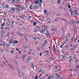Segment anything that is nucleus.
<instances>
[{
	"instance_id": "1",
	"label": "nucleus",
	"mask_w": 79,
	"mask_h": 79,
	"mask_svg": "<svg viewBox=\"0 0 79 79\" xmlns=\"http://www.w3.org/2000/svg\"><path fill=\"white\" fill-rule=\"evenodd\" d=\"M17 9L16 10V12L18 13L19 12V11L21 10V9H23L24 7L23 6H21L20 5H17Z\"/></svg>"
},
{
	"instance_id": "2",
	"label": "nucleus",
	"mask_w": 79,
	"mask_h": 79,
	"mask_svg": "<svg viewBox=\"0 0 79 79\" xmlns=\"http://www.w3.org/2000/svg\"><path fill=\"white\" fill-rule=\"evenodd\" d=\"M70 13L72 16H76L77 14V10H75L73 11H71Z\"/></svg>"
},
{
	"instance_id": "3",
	"label": "nucleus",
	"mask_w": 79,
	"mask_h": 79,
	"mask_svg": "<svg viewBox=\"0 0 79 79\" xmlns=\"http://www.w3.org/2000/svg\"><path fill=\"white\" fill-rule=\"evenodd\" d=\"M15 8H10L9 10V11H8V13H14L15 12Z\"/></svg>"
},
{
	"instance_id": "4",
	"label": "nucleus",
	"mask_w": 79,
	"mask_h": 79,
	"mask_svg": "<svg viewBox=\"0 0 79 79\" xmlns=\"http://www.w3.org/2000/svg\"><path fill=\"white\" fill-rule=\"evenodd\" d=\"M41 25H39L36 27V28L38 30V31H40V28H41Z\"/></svg>"
},
{
	"instance_id": "5",
	"label": "nucleus",
	"mask_w": 79,
	"mask_h": 79,
	"mask_svg": "<svg viewBox=\"0 0 79 79\" xmlns=\"http://www.w3.org/2000/svg\"><path fill=\"white\" fill-rule=\"evenodd\" d=\"M58 73H56L55 74V75H54V76H56L55 77H61V76L60 75H58L57 74Z\"/></svg>"
},
{
	"instance_id": "6",
	"label": "nucleus",
	"mask_w": 79,
	"mask_h": 79,
	"mask_svg": "<svg viewBox=\"0 0 79 79\" xmlns=\"http://www.w3.org/2000/svg\"><path fill=\"white\" fill-rule=\"evenodd\" d=\"M51 27H52V31H56V29L55 28V27L53 26H52Z\"/></svg>"
},
{
	"instance_id": "7",
	"label": "nucleus",
	"mask_w": 79,
	"mask_h": 79,
	"mask_svg": "<svg viewBox=\"0 0 79 79\" xmlns=\"http://www.w3.org/2000/svg\"><path fill=\"white\" fill-rule=\"evenodd\" d=\"M79 65H77L75 67V71H77V69H78V68H79Z\"/></svg>"
},
{
	"instance_id": "8",
	"label": "nucleus",
	"mask_w": 79,
	"mask_h": 79,
	"mask_svg": "<svg viewBox=\"0 0 79 79\" xmlns=\"http://www.w3.org/2000/svg\"><path fill=\"white\" fill-rule=\"evenodd\" d=\"M31 68H34V62H31Z\"/></svg>"
},
{
	"instance_id": "9",
	"label": "nucleus",
	"mask_w": 79,
	"mask_h": 79,
	"mask_svg": "<svg viewBox=\"0 0 79 79\" xmlns=\"http://www.w3.org/2000/svg\"><path fill=\"white\" fill-rule=\"evenodd\" d=\"M67 5H68V8L69 9L71 8V6H70V3H67Z\"/></svg>"
},
{
	"instance_id": "10",
	"label": "nucleus",
	"mask_w": 79,
	"mask_h": 79,
	"mask_svg": "<svg viewBox=\"0 0 79 79\" xmlns=\"http://www.w3.org/2000/svg\"><path fill=\"white\" fill-rule=\"evenodd\" d=\"M10 42L8 43V44H11V43H13V42L14 41L12 40H10Z\"/></svg>"
},
{
	"instance_id": "11",
	"label": "nucleus",
	"mask_w": 79,
	"mask_h": 79,
	"mask_svg": "<svg viewBox=\"0 0 79 79\" xmlns=\"http://www.w3.org/2000/svg\"><path fill=\"white\" fill-rule=\"evenodd\" d=\"M33 8L34 9H37L39 7L37 6H35Z\"/></svg>"
},
{
	"instance_id": "12",
	"label": "nucleus",
	"mask_w": 79,
	"mask_h": 79,
	"mask_svg": "<svg viewBox=\"0 0 79 79\" xmlns=\"http://www.w3.org/2000/svg\"><path fill=\"white\" fill-rule=\"evenodd\" d=\"M39 3V1H36L34 3L37 4H38V3Z\"/></svg>"
},
{
	"instance_id": "13",
	"label": "nucleus",
	"mask_w": 79,
	"mask_h": 79,
	"mask_svg": "<svg viewBox=\"0 0 79 79\" xmlns=\"http://www.w3.org/2000/svg\"><path fill=\"white\" fill-rule=\"evenodd\" d=\"M53 48L55 52H58V51L56 50V49H55V45L54 44L53 45Z\"/></svg>"
},
{
	"instance_id": "14",
	"label": "nucleus",
	"mask_w": 79,
	"mask_h": 79,
	"mask_svg": "<svg viewBox=\"0 0 79 79\" xmlns=\"http://www.w3.org/2000/svg\"><path fill=\"white\" fill-rule=\"evenodd\" d=\"M31 57H29L27 59V61H28L29 63V61H31Z\"/></svg>"
},
{
	"instance_id": "15",
	"label": "nucleus",
	"mask_w": 79,
	"mask_h": 79,
	"mask_svg": "<svg viewBox=\"0 0 79 79\" xmlns=\"http://www.w3.org/2000/svg\"><path fill=\"white\" fill-rule=\"evenodd\" d=\"M44 27L46 29H49V27L47 25H44Z\"/></svg>"
},
{
	"instance_id": "16",
	"label": "nucleus",
	"mask_w": 79,
	"mask_h": 79,
	"mask_svg": "<svg viewBox=\"0 0 79 79\" xmlns=\"http://www.w3.org/2000/svg\"><path fill=\"white\" fill-rule=\"evenodd\" d=\"M53 77V76L52 75H50V76L48 77V79H50L51 77Z\"/></svg>"
},
{
	"instance_id": "17",
	"label": "nucleus",
	"mask_w": 79,
	"mask_h": 79,
	"mask_svg": "<svg viewBox=\"0 0 79 79\" xmlns=\"http://www.w3.org/2000/svg\"><path fill=\"white\" fill-rule=\"evenodd\" d=\"M26 54H24L23 55V56L22 58H26Z\"/></svg>"
},
{
	"instance_id": "18",
	"label": "nucleus",
	"mask_w": 79,
	"mask_h": 79,
	"mask_svg": "<svg viewBox=\"0 0 79 79\" xmlns=\"http://www.w3.org/2000/svg\"><path fill=\"white\" fill-rule=\"evenodd\" d=\"M40 78V77L39 76H38L37 75H36V76L35 79H39Z\"/></svg>"
},
{
	"instance_id": "19",
	"label": "nucleus",
	"mask_w": 79,
	"mask_h": 79,
	"mask_svg": "<svg viewBox=\"0 0 79 79\" xmlns=\"http://www.w3.org/2000/svg\"><path fill=\"white\" fill-rule=\"evenodd\" d=\"M74 20H72L71 21V24H74Z\"/></svg>"
},
{
	"instance_id": "20",
	"label": "nucleus",
	"mask_w": 79,
	"mask_h": 79,
	"mask_svg": "<svg viewBox=\"0 0 79 79\" xmlns=\"http://www.w3.org/2000/svg\"><path fill=\"white\" fill-rule=\"evenodd\" d=\"M10 35V32H8L7 33V37H9V35Z\"/></svg>"
},
{
	"instance_id": "21",
	"label": "nucleus",
	"mask_w": 79,
	"mask_h": 79,
	"mask_svg": "<svg viewBox=\"0 0 79 79\" xmlns=\"http://www.w3.org/2000/svg\"><path fill=\"white\" fill-rule=\"evenodd\" d=\"M59 19H60V18H58L56 19H55L54 21H58V20Z\"/></svg>"
},
{
	"instance_id": "22",
	"label": "nucleus",
	"mask_w": 79,
	"mask_h": 79,
	"mask_svg": "<svg viewBox=\"0 0 79 79\" xmlns=\"http://www.w3.org/2000/svg\"><path fill=\"white\" fill-rule=\"evenodd\" d=\"M3 43V42H2V41H1V40H0V46H1V45H2V44Z\"/></svg>"
},
{
	"instance_id": "23",
	"label": "nucleus",
	"mask_w": 79,
	"mask_h": 79,
	"mask_svg": "<svg viewBox=\"0 0 79 79\" xmlns=\"http://www.w3.org/2000/svg\"><path fill=\"white\" fill-rule=\"evenodd\" d=\"M44 13H45V14H46V13H47V10H44Z\"/></svg>"
},
{
	"instance_id": "24",
	"label": "nucleus",
	"mask_w": 79,
	"mask_h": 79,
	"mask_svg": "<svg viewBox=\"0 0 79 79\" xmlns=\"http://www.w3.org/2000/svg\"><path fill=\"white\" fill-rule=\"evenodd\" d=\"M30 8V10H32V6L31 5L29 7Z\"/></svg>"
},
{
	"instance_id": "25",
	"label": "nucleus",
	"mask_w": 79,
	"mask_h": 79,
	"mask_svg": "<svg viewBox=\"0 0 79 79\" xmlns=\"http://www.w3.org/2000/svg\"><path fill=\"white\" fill-rule=\"evenodd\" d=\"M3 8H5L6 7V4H5L2 5Z\"/></svg>"
},
{
	"instance_id": "26",
	"label": "nucleus",
	"mask_w": 79,
	"mask_h": 79,
	"mask_svg": "<svg viewBox=\"0 0 79 79\" xmlns=\"http://www.w3.org/2000/svg\"><path fill=\"white\" fill-rule=\"evenodd\" d=\"M61 2V0H58L57 1V3L58 4L60 3Z\"/></svg>"
},
{
	"instance_id": "27",
	"label": "nucleus",
	"mask_w": 79,
	"mask_h": 79,
	"mask_svg": "<svg viewBox=\"0 0 79 79\" xmlns=\"http://www.w3.org/2000/svg\"><path fill=\"white\" fill-rule=\"evenodd\" d=\"M5 23H3L2 24L1 26L3 27V26H5Z\"/></svg>"
},
{
	"instance_id": "28",
	"label": "nucleus",
	"mask_w": 79,
	"mask_h": 79,
	"mask_svg": "<svg viewBox=\"0 0 79 79\" xmlns=\"http://www.w3.org/2000/svg\"><path fill=\"white\" fill-rule=\"evenodd\" d=\"M73 60V59H72L69 60V62L71 64V60Z\"/></svg>"
},
{
	"instance_id": "29",
	"label": "nucleus",
	"mask_w": 79,
	"mask_h": 79,
	"mask_svg": "<svg viewBox=\"0 0 79 79\" xmlns=\"http://www.w3.org/2000/svg\"><path fill=\"white\" fill-rule=\"evenodd\" d=\"M2 34H0V39H2Z\"/></svg>"
},
{
	"instance_id": "30",
	"label": "nucleus",
	"mask_w": 79,
	"mask_h": 79,
	"mask_svg": "<svg viewBox=\"0 0 79 79\" xmlns=\"http://www.w3.org/2000/svg\"><path fill=\"white\" fill-rule=\"evenodd\" d=\"M52 60H53V59L52 58H50L49 59V61H52Z\"/></svg>"
},
{
	"instance_id": "31",
	"label": "nucleus",
	"mask_w": 79,
	"mask_h": 79,
	"mask_svg": "<svg viewBox=\"0 0 79 79\" xmlns=\"http://www.w3.org/2000/svg\"><path fill=\"white\" fill-rule=\"evenodd\" d=\"M39 6L40 7H42V5L41 4V3H40L39 4Z\"/></svg>"
},
{
	"instance_id": "32",
	"label": "nucleus",
	"mask_w": 79,
	"mask_h": 79,
	"mask_svg": "<svg viewBox=\"0 0 79 79\" xmlns=\"http://www.w3.org/2000/svg\"><path fill=\"white\" fill-rule=\"evenodd\" d=\"M42 31H43V32H45V30L44 28H43L42 29Z\"/></svg>"
},
{
	"instance_id": "33",
	"label": "nucleus",
	"mask_w": 79,
	"mask_h": 79,
	"mask_svg": "<svg viewBox=\"0 0 79 79\" xmlns=\"http://www.w3.org/2000/svg\"><path fill=\"white\" fill-rule=\"evenodd\" d=\"M36 24L37 23H36V22H34L33 23L34 26H35L36 25Z\"/></svg>"
},
{
	"instance_id": "34",
	"label": "nucleus",
	"mask_w": 79,
	"mask_h": 79,
	"mask_svg": "<svg viewBox=\"0 0 79 79\" xmlns=\"http://www.w3.org/2000/svg\"><path fill=\"white\" fill-rule=\"evenodd\" d=\"M61 56H62V57L63 58L64 57H66V56H64V55H61Z\"/></svg>"
},
{
	"instance_id": "35",
	"label": "nucleus",
	"mask_w": 79,
	"mask_h": 79,
	"mask_svg": "<svg viewBox=\"0 0 79 79\" xmlns=\"http://www.w3.org/2000/svg\"><path fill=\"white\" fill-rule=\"evenodd\" d=\"M60 19L62 21H65V19Z\"/></svg>"
},
{
	"instance_id": "36",
	"label": "nucleus",
	"mask_w": 79,
	"mask_h": 79,
	"mask_svg": "<svg viewBox=\"0 0 79 79\" xmlns=\"http://www.w3.org/2000/svg\"><path fill=\"white\" fill-rule=\"evenodd\" d=\"M4 60L6 63H8V60H6V59H5Z\"/></svg>"
},
{
	"instance_id": "37",
	"label": "nucleus",
	"mask_w": 79,
	"mask_h": 79,
	"mask_svg": "<svg viewBox=\"0 0 79 79\" xmlns=\"http://www.w3.org/2000/svg\"><path fill=\"white\" fill-rule=\"evenodd\" d=\"M34 32H35V33H37V30H34Z\"/></svg>"
},
{
	"instance_id": "38",
	"label": "nucleus",
	"mask_w": 79,
	"mask_h": 79,
	"mask_svg": "<svg viewBox=\"0 0 79 79\" xmlns=\"http://www.w3.org/2000/svg\"><path fill=\"white\" fill-rule=\"evenodd\" d=\"M23 34L22 33H21L20 35V37H23Z\"/></svg>"
},
{
	"instance_id": "39",
	"label": "nucleus",
	"mask_w": 79,
	"mask_h": 79,
	"mask_svg": "<svg viewBox=\"0 0 79 79\" xmlns=\"http://www.w3.org/2000/svg\"><path fill=\"white\" fill-rule=\"evenodd\" d=\"M11 53H14V50L11 51Z\"/></svg>"
},
{
	"instance_id": "40",
	"label": "nucleus",
	"mask_w": 79,
	"mask_h": 79,
	"mask_svg": "<svg viewBox=\"0 0 79 79\" xmlns=\"http://www.w3.org/2000/svg\"><path fill=\"white\" fill-rule=\"evenodd\" d=\"M40 79H45V78L43 77H41L40 78Z\"/></svg>"
},
{
	"instance_id": "41",
	"label": "nucleus",
	"mask_w": 79,
	"mask_h": 79,
	"mask_svg": "<svg viewBox=\"0 0 79 79\" xmlns=\"http://www.w3.org/2000/svg\"><path fill=\"white\" fill-rule=\"evenodd\" d=\"M19 17L20 18H22L23 19H24V18L23 17L22 15L21 16H20Z\"/></svg>"
},
{
	"instance_id": "42",
	"label": "nucleus",
	"mask_w": 79,
	"mask_h": 79,
	"mask_svg": "<svg viewBox=\"0 0 79 79\" xmlns=\"http://www.w3.org/2000/svg\"><path fill=\"white\" fill-rule=\"evenodd\" d=\"M73 48H76L77 47V46L76 45H74L73 46Z\"/></svg>"
},
{
	"instance_id": "43",
	"label": "nucleus",
	"mask_w": 79,
	"mask_h": 79,
	"mask_svg": "<svg viewBox=\"0 0 79 79\" xmlns=\"http://www.w3.org/2000/svg\"><path fill=\"white\" fill-rule=\"evenodd\" d=\"M2 63L3 64H4L5 65H6V64H5V62L4 61H2Z\"/></svg>"
},
{
	"instance_id": "44",
	"label": "nucleus",
	"mask_w": 79,
	"mask_h": 79,
	"mask_svg": "<svg viewBox=\"0 0 79 79\" xmlns=\"http://www.w3.org/2000/svg\"><path fill=\"white\" fill-rule=\"evenodd\" d=\"M45 53H49V52L48 51H45Z\"/></svg>"
},
{
	"instance_id": "45",
	"label": "nucleus",
	"mask_w": 79,
	"mask_h": 79,
	"mask_svg": "<svg viewBox=\"0 0 79 79\" xmlns=\"http://www.w3.org/2000/svg\"><path fill=\"white\" fill-rule=\"evenodd\" d=\"M25 29L26 28H25V27H23L22 28V29L23 30V31H24V30H25Z\"/></svg>"
},
{
	"instance_id": "46",
	"label": "nucleus",
	"mask_w": 79,
	"mask_h": 79,
	"mask_svg": "<svg viewBox=\"0 0 79 79\" xmlns=\"http://www.w3.org/2000/svg\"><path fill=\"white\" fill-rule=\"evenodd\" d=\"M16 2H19V1H21V0H15Z\"/></svg>"
},
{
	"instance_id": "47",
	"label": "nucleus",
	"mask_w": 79,
	"mask_h": 79,
	"mask_svg": "<svg viewBox=\"0 0 79 79\" xmlns=\"http://www.w3.org/2000/svg\"><path fill=\"white\" fill-rule=\"evenodd\" d=\"M6 7L7 8H9V7L8 6V5H6Z\"/></svg>"
},
{
	"instance_id": "48",
	"label": "nucleus",
	"mask_w": 79,
	"mask_h": 79,
	"mask_svg": "<svg viewBox=\"0 0 79 79\" xmlns=\"http://www.w3.org/2000/svg\"><path fill=\"white\" fill-rule=\"evenodd\" d=\"M46 35L47 36H49V35H50V34H49V33H47Z\"/></svg>"
},
{
	"instance_id": "49",
	"label": "nucleus",
	"mask_w": 79,
	"mask_h": 79,
	"mask_svg": "<svg viewBox=\"0 0 79 79\" xmlns=\"http://www.w3.org/2000/svg\"><path fill=\"white\" fill-rule=\"evenodd\" d=\"M9 66L10 67V68H13L12 66L11 65H9Z\"/></svg>"
},
{
	"instance_id": "50",
	"label": "nucleus",
	"mask_w": 79,
	"mask_h": 79,
	"mask_svg": "<svg viewBox=\"0 0 79 79\" xmlns=\"http://www.w3.org/2000/svg\"><path fill=\"white\" fill-rule=\"evenodd\" d=\"M15 43H18V41L16 40L15 41Z\"/></svg>"
},
{
	"instance_id": "51",
	"label": "nucleus",
	"mask_w": 79,
	"mask_h": 79,
	"mask_svg": "<svg viewBox=\"0 0 79 79\" xmlns=\"http://www.w3.org/2000/svg\"><path fill=\"white\" fill-rule=\"evenodd\" d=\"M75 37L73 36V38H72V39H71V40H73V39L74 38H75Z\"/></svg>"
},
{
	"instance_id": "52",
	"label": "nucleus",
	"mask_w": 79,
	"mask_h": 79,
	"mask_svg": "<svg viewBox=\"0 0 79 79\" xmlns=\"http://www.w3.org/2000/svg\"><path fill=\"white\" fill-rule=\"evenodd\" d=\"M6 47H7V48H9L10 46H9V45H6Z\"/></svg>"
},
{
	"instance_id": "53",
	"label": "nucleus",
	"mask_w": 79,
	"mask_h": 79,
	"mask_svg": "<svg viewBox=\"0 0 79 79\" xmlns=\"http://www.w3.org/2000/svg\"><path fill=\"white\" fill-rule=\"evenodd\" d=\"M59 79H64V77H61V78H59Z\"/></svg>"
},
{
	"instance_id": "54",
	"label": "nucleus",
	"mask_w": 79,
	"mask_h": 79,
	"mask_svg": "<svg viewBox=\"0 0 79 79\" xmlns=\"http://www.w3.org/2000/svg\"><path fill=\"white\" fill-rule=\"evenodd\" d=\"M23 52V53H26V50H24Z\"/></svg>"
},
{
	"instance_id": "55",
	"label": "nucleus",
	"mask_w": 79,
	"mask_h": 79,
	"mask_svg": "<svg viewBox=\"0 0 79 79\" xmlns=\"http://www.w3.org/2000/svg\"><path fill=\"white\" fill-rule=\"evenodd\" d=\"M41 73L42 74H44V71H42Z\"/></svg>"
},
{
	"instance_id": "56",
	"label": "nucleus",
	"mask_w": 79,
	"mask_h": 79,
	"mask_svg": "<svg viewBox=\"0 0 79 79\" xmlns=\"http://www.w3.org/2000/svg\"><path fill=\"white\" fill-rule=\"evenodd\" d=\"M0 29H4V27H1Z\"/></svg>"
},
{
	"instance_id": "57",
	"label": "nucleus",
	"mask_w": 79,
	"mask_h": 79,
	"mask_svg": "<svg viewBox=\"0 0 79 79\" xmlns=\"http://www.w3.org/2000/svg\"><path fill=\"white\" fill-rule=\"evenodd\" d=\"M39 1L40 2V3H42L43 2L42 1V0H39Z\"/></svg>"
},
{
	"instance_id": "58",
	"label": "nucleus",
	"mask_w": 79,
	"mask_h": 79,
	"mask_svg": "<svg viewBox=\"0 0 79 79\" xmlns=\"http://www.w3.org/2000/svg\"><path fill=\"white\" fill-rule=\"evenodd\" d=\"M0 51H1V52H3V49H0Z\"/></svg>"
},
{
	"instance_id": "59",
	"label": "nucleus",
	"mask_w": 79,
	"mask_h": 79,
	"mask_svg": "<svg viewBox=\"0 0 79 79\" xmlns=\"http://www.w3.org/2000/svg\"><path fill=\"white\" fill-rule=\"evenodd\" d=\"M16 51H19V49H18V48H16Z\"/></svg>"
},
{
	"instance_id": "60",
	"label": "nucleus",
	"mask_w": 79,
	"mask_h": 79,
	"mask_svg": "<svg viewBox=\"0 0 79 79\" xmlns=\"http://www.w3.org/2000/svg\"><path fill=\"white\" fill-rule=\"evenodd\" d=\"M3 47H5V43H4L3 45Z\"/></svg>"
},
{
	"instance_id": "61",
	"label": "nucleus",
	"mask_w": 79,
	"mask_h": 79,
	"mask_svg": "<svg viewBox=\"0 0 79 79\" xmlns=\"http://www.w3.org/2000/svg\"><path fill=\"white\" fill-rule=\"evenodd\" d=\"M71 50H74V48H72L71 49Z\"/></svg>"
},
{
	"instance_id": "62",
	"label": "nucleus",
	"mask_w": 79,
	"mask_h": 79,
	"mask_svg": "<svg viewBox=\"0 0 79 79\" xmlns=\"http://www.w3.org/2000/svg\"><path fill=\"white\" fill-rule=\"evenodd\" d=\"M76 23L77 24H78V23H79V21H78L76 22Z\"/></svg>"
},
{
	"instance_id": "63",
	"label": "nucleus",
	"mask_w": 79,
	"mask_h": 79,
	"mask_svg": "<svg viewBox=\"0 0 79 79\" xmlns=\"http://www.w3.org/2000/svg\"><path fill=\"white\" fill-rule=\"evenodd\" d=\"M42 53H40V56H42Z\"/></svg>"
},
{
	"instance_id": "64",
	"label": "nucleus",
	"mask_w": 79,
	"mask_h": 79,
	"mask_svg": "<svg viewBox=\"0 0 79 79\" xmlns=\"http://www.w3.org/2000/svg\"><path fill=\"white\" fill-rule=\"evenodd\" d=\"M52 23L51 21H49L48 22V23Z\"/></svg>"
}]
</instances>
